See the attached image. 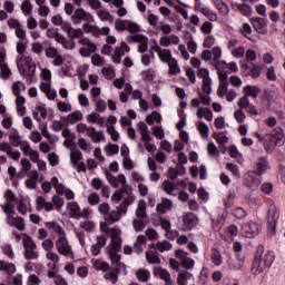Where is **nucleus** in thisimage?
Instances as JSON below:
<instances>
[{"label":"nucleus","mask_w":285,"mask_h":285,"mask_svg":"<svg viewBox=\"0 0 285 285\" xmlns=\"http://www.w3.org/2000/svg\"><path fill=\"white\" fill-rule=\"evenodd\" d=\"M145 121L146 124H148V126H153L155 122L161 124V114L153 111L151 114L146 116Z\"/></svg>","instance_id":"nucleus-56"},{"label":"nucleus","mask_w":285,"mask_h":285,"mask_svg":"<svg viewBox=\"0 0 285 285\" xmlns=\"http://www.w3.org/2000/svg\"><path fill=\"white\" fill-rule=\"evenodd\" d=\"M197 77L203 81V95H210V92H213V79H210V71L206 68H198Z\"/></svg>","instance_id":"nucleus-9"},{"label":"nucleus","mask_w":285,"mask_h":285,"mask_svg":"<svg viewBox=\"0 0 285 285\" xmlns=\"http://www.w3.org/2000/svg\"><path fill=\"white\" fill-rule=\"evenodd\" d=\"M120 193L127 195L128 197L125 198L120 204V210L121 213H124V215H126V213L128 212V206H130V204L135 202V196H132V193H135V190L132 189V185H128V183H125L120 187Z\"/></svg>","instance_id":"nucleus-10"},{"label":"nucleus","mask_w":285,"mask_h":285,"mask_svg":"<svg viewBox=\"0 0 285 285\" xmlns=\"http://www.w3.org/2000/svg\"><path fill=\"white\" fill-rule=\"evenodd\" d=\"M3 198L6 199V202L0 205L3 213L14 210V202H17V195L14 194V191H12V189L6 190L3 194Z\"/></svg>","instance_id":"nucleus-20"},{"label":"nucleus","mask_w":285,"mask_h":285,"mask_svg":"<svg viewBox=\"0 0 285 285\" xmlns=\"http://www.w3.org/2000/svg\"><path fill=\"white\" fill-rule=\"evenodd\" d=\"M271 168V165L268 164V160L266 158H259L258 161L255 165V170L258 175H262L263 173H266Z\"/></svg>","instance_id":"nucleus-49"},{"label":"nucleus","mask_w":285,"mask_h":285,"mask_svg":"<svg viewBox=\"0 0 285 285\" xmlns=\"http://www.w3.org/2000/svg\"><path fill=\"white\" fill-rule=\"evenodd\" d=\"M121 248L122 244L120 239H116L111 245H107L106 253L114 266H116L117 273H126V264L121 263Z\"/></svg>","instance_id":"nucleus-5"},{"label":"nucleus","mask_w":285,"mask_h":285,"mask_svg":"<svg viewBox=\"0 0 285 285\" xmlns=\"http://www.w3.org/2000/svg\"><path fill=\"white\" fill-rule=\"evenodd\" d=\"M196 128H197L202 139H208V137L210 135V128H208V125H206V122L198 121L196 124Z\"/></svg>","instance_id":"nucleus-52"},{"label":"nucleus","mask_w":285,"mask_h":285,"mask_svg":"<svg viewBox=\"0 0 285 285\" xmlns=\"http://www.w3.org/2000/svg\"><path fill=\"white\" fill-rule=\"evenodd\" d=\"M7 26L9 28L16 30L14 35L19 39L17 41L16 46H19V43H24V46H28V35L23 28H21V22L18 19L10 18L7 20Z\"/></svg>","instance_id":"nucleus-8"},{"label":"nucleus","mask_w":285,"mask_h":285,"mask_svg":"<svg viewBox=\"0 0 285 285\" xmlns=\"http://www.w3.org/2000/svg\"><path fill=\"white\" fill-rule=\"evenodd\" d=\"M41 92L46 94L47 99L49 101H55L57 99V90L52 89V85L50 83H40Z\"/></svg>","instance_id":"nucleus-40"},{"label":"nucleus","mask_w":285,"mask_h":285,"mask_svg":"<svg viewBox=\"0 0 285 285\" xmlns=\"http://www.w3.org/2000/svg\"><path fill=\"white\" fill-rule=\"evenodd\" d=\"M277 219H279V210L275 205H271L267 212V224L268 230L275 233V228H277Z\"/></svg>","instance_id":"nucleus-19"},{"label":"nucleus","mask_w":285,"mask_h":285,"mask_svg":"<svg viewBox=\"0 0 285 285\" xmlns=\"http://www.w3.org/2000/svg\"><path fill=\"white\" fill-rule=\"evenodd\" d=\"M146 261L148 264H161V258H159V252H157V248H153L148 252H146Z\"/></svg>","instance_id":"nucleus-46"},{"label":"nucleus","mask_w":285,"mask_h":285,"mask_svg":"<svg viewBox=\"0 0 285 285\" xmlns=\"http://www.w3.org/2000/svg\"><path fill=\"white\" fill-rule=\"evenodd\" d=\"M214 6L223 17H226L230 12V8L223 0H214Z\"/></svg>","instance_id":"nucleus-55"},{"label":"nucleus","mask_w":285,"mask_h":285,"mask_svg":"<svg viewBox=\"0 0 285 285\" xmlns=\"http://www.w3.org/2000/svg\"><path fill=\"white\" fill-rule=\"evenodd\" d=\"M45 56L47 57V59H53L52 66H56V68L63 66V56H61L57 47H47L45 49Z\"/></svg>","instance_id":"nucleus-14"},{"label":"nucleus","mask_w":285,"mask_h":285,"mask_svg":"<svg viewBox=\"0 0 285 285\" xmlns=\"http://www.w3.org/2000/svg\"><path fill=\"white\" fill-rule=\"evenodd\" d=\"M17 50V68L22 77H27V79H32L35 77V72L37 71V65L35 60H32L31 56H27L26 52L28 50V45L20 42L16 46Z\"/></svg>","instance_id":"nucleus-2"},{"label":"nucleus","mask_w":285,"mask_h":285,"mask_svg":"<svg viewBox=\"0 0 285 285\" xmlns=\"http://www.w3.org/2000/svg\"><path fill=\"white\" fill-rule=\"evenodd\" d=\"M6 215V224L10 226V228H16L20 233L26 230V219L23 217L17 215L14 209L4 212Z\"/></svg>","instance_id":"nucleus-7"},{"label":"nucleus","mask_w":285,"mask_h":285,"mask_svg":"<svg viewBox=\"0 0 285 285\" xmlns=\"http://www.w3.org/2000/svg\"><path fill=\"white\" fill-rule=\"evenodd\" d=\"M16 105H17V110H18V115H21V117H23V115H26V97L18 95L16 96Z\"/></svg>","instance_id":"nucleus-58"},{"label":"nucleus","mask_w":285,"mask_h":285,"mask_svg":"<svg viewBox=\"0 0 285 285\" xmlns=\"http://www.w3.org/2000/svg\"><path fill=\"white\" fill-rule=\"evenodd\" d=\"M20 150L24 157L30 159V161H33L39 156V151L33 149L28 141H24V144L20 147Z\"/></svg>","instance_id":"nucleus-30"},{"label":"nucleus","mask_w":285,"mask_h":285,"mask_svg":"<svg viewBox=\"0 0 285 285\" xmlns=\"http://www.w3.org/2000/svg\"><path fill=\"white\" fill-rule=\"evenodd\" d=\"M97 17L100 19V21H108L109 23H112L115 21V17L109 11H106L104 9H100L97 11Z\"/></svg>","instance_id":"nucleus-63"},{"label":"nucleus","mask_w":285,"mask_h":285,"mask_svg":"<svg viewBox=\"0 0 285 285\" xmlns=\"http://www.w3.org/2000/svg\"><path fill=\"white\" fill-rule=\"evenodd\" d=\"M264 255V245H259L257 247L255 258L253 262L252 271L254 275H262L266 268H271L273 266V262H275V253L267 252L263 258Z\"/></svg>","instance_id":"nucleus-4"},{"label":"nucleus","mask_w":285,"mask_h":285,"mask_svg":"<svg viewBox=\"0 0 285 285\" xmlns=\"http://www.w3.org/2000/svg\"><path fill=\"white\" fill-rule=\"evenodd\" d=\"M262 232V225L249 220L247 224L243 226V233H245L246 237H255L259 235Z\"/></svg>","instance_id":"nucleus-25"},{"label":"nucleus","mask_w":285,"mask_h":285,"mask_svg":"<svg viewBox=\"0 0 285 285\" xmlns=\"http://www.w3.org/2000/svg\"><path fill=\"white\" fill-rule=\"evenodd\" d=\"M56 250L63 257H72V246H70V243L66 236L57 238Z\"/></svg>","instance_id":"nucleus-13"},{"label":"nucleus","mask_w":285,"mask_h":285,"mask_svg":"<svg viewBox=\"0 0 285 285\" xmlns=\"http://www.w3.org/2000/svg\"><path fill=\"white\" fill-rule=\"evenodd\" d=\"M215 66L218 70V77L220 81H226V79H228V63L224 60H218L215 62Z\"/></svg>","instance_id":"nucleus-34"},{"label":"nucleus","mask_w":285,"mask_h":285,"mask_svg":"<svg viewBox=\"0 0 285 285\" xmlns=\"http://www.w3.org/2000/svg\"><path fill=\"white\" fill-rule=\"evenodd\" d=\"M138 282L147 283L150 279V271L140 268L136 272Z\"/></svg>","instance_id":"nucleus-62"},{"label":"nucleus","mask_w":285,"mask_h":285,"mask_svg":"<svg viewBox=\"0 0 285 285\" xmlns=\"http://www.w3.org/2000/svg\"><path fill=\"white\" fill-rule=\"evenodd\" d=\"M153 273L156 277L163 279V282H165V285H173V278L170 277V273L167 269H164L161 267H155Z\"/></svg>","instance_id":"nucleus-32"},{"label":"nucleus","mask_w":285,"mask_h":285,"mask_svg":"<svg viewBox=\"0 0 285 285\" xmlns=\"http://www.w3.org/2000/svg\"><path fill=\"white\" fill-rule=\"evenodd\" d=\"M108 224V220L100 223V230L102 233H109L110 235V243L108 246H111V244L117 239H120V244H124V239H121V229L119 227L110 228Z\"/></svg>","instance_id":"nucleus-15"},{"label":"nucleus","mask_w":285,"mask_h":285,"mask_svg":"<svg viewBox=\"0 0 285 285\" xmlns=\"http://www.w3.org/2000/svg\"><path fill=\"white\" fill-rule=\"evenodd\" d=\"M83 120V114L80 110H75L66 116V122L71 124V126H75V124Z\"/></svg>","instance_id":"nucleus-48"},{"label":"nucleus","mask_w":285,"mask_h":285,"mask_svg":"<svg viewBox=\"0 0 285 285\" xmlns=\"http://www.w3.org/2000/svg\"><path fill=\"white\" fill-rule=\"evenodd\" d=\"M63 31L67 32V37H69L71 40L83 37V31L81 29L73 28L70 22L63 26Z\"/></svg>","instance_id":"nucleus-35"},{"label":"nucleus","mask_w":285,"mask_h":285,"mask_svg":"<svg viewBox=\"0 0 285 285\" xmlns=\"http://www.w3.org/2000/svg\"><path fill=\"white\" fill-rule=\"evenodd\" d=\"M0 271H3V273H7L8 278L10 279V277H12L14 273H17V266L12 263L0 261Z\"/></svg>","instance_id":"nucleus-44"},{"label":"nucleus","mask_w":285,"mask_h":285,"mask_svg":"<svg viewBox=\"0 0 285 285\" xmlns=\"http://www.w3.org/2000/svg\"><path fill=\"white\" fill-rule=\"evenodd\" d=\"M39 130L41 131L42 137L48 139L49 144H57L59 141V137L57 136H51L50 131H48V124L42 122L39 125Z\"/></svg>","instance_id":"nucleus-41"},{"label":"nucleus","mask_w":285,"mask_h":285,"mask_svg":"<svg viewBox=\"0 0 285 285\" xmlns=\"http://www.w3.org/2000/svg\"><path fill=\"white\" fill-rule=\"evenodd\" d=\"M12 71L8 63L6 62V48L0 49V77L1 79H9Z\"/></svg>","instance_id":"nucleus-24"},{"label":"nucleus","mask_w":285,"mask_h":285,"mask_svg":"<svg viewBox=\"0 0 285 285\" xmlns=\"http://www.w3.org/2000/svg\"><path fill=\"white\" fill-rule=\"evenodd\" d=\"M51 184L57 193V195H65L66 199H75V191L72 189L66 187L63 183L59 181L57 176L51 178Z\"/></svg>","instance_id":"nucleus-12"},{"label":"nucleus","mask_w":285,"mask_h":285,"mask_svg":"<svg viewBox=\"0 0 285 285\" xmlns=\"http://www.w3.org/2000/svg\"><path fill=\"white\" fill-rule=\"evenodd\" d=\"M137 126L140 132L141 141H153V136H150V129H148V125H146L144 121H139Z\"/></svg>","instance_id":"nucleus-38"},{"label":"nucleus","mask_w":285,"mask_h":285,"mask_svg":"<svg viewBox=\"0 0 285 285\" xmlns=\"http://www.w3.org/2000/svg\"><path fill=\"white\" fill-rule=\"evenodd\" d=\"M181 222H183V230L188 232L195 228L197 224H199V218L197 217V215L190 212H187L183 214Z\"/></svg>","instance_id":"nucleus-18"},{"label":"nucleus","mask_w":285,"mask_h":285,"mask_svg":"<svg viewBox=\"0 0 285 285\" xmlns=\"http://www.w3.org/2000/svg\"><path fill=\"white\" fill-rule=\"evenodd\" d=\"M39 116L41 117V119H46V117H48V109H46L45 104L37 105L36 110L32 112V117L33 119H36V121H41Z\"/></svg>","instance_id":"nucleus-43"},{"label":"nucleus","mask_w":285,"mask_h":285,"mask_svg":"<svg viewBox=\"0 0 285 285\" xmlns=\"http://www.w3.org/2000/svg\"><path fill=\"white\" fill-rule=\"evenodd\" d=\"M78 43L80 46H83L79 49V55L81 57H91L97 51V46L95 42H92L89 38H79Z\"/></svg>","instance_id":"nucleus-11"},{"label":"nucleus","mask_w":285,"mask_h":285,"mask_svg":"<svg viewBox=\"0 0 285 285\" xmlns=\"http://www.w3.org/2000/svg\"><path fill=\"white\" fill-rule=\"evenodd\" d=\"M253 28L258 32L259 35H266V24L264 23V20L262 18H254L252 20Z\"/></svg>","instance_id":"nucleus-51"},{"label":"nucleus","mask_w":285,"mask_h":285,"mask_svg":"<svg viewBox=\"0 0 285 285\" xmlns=\"http://www.w3.org/2000/svg\"><path fill=\"white\" fill-rule=\"evenodd\" d=\"M107 224H117L121 222V212L119 210H111L106 216Z\"/></svg>","instance_id":"nucleus-54"},{"label":"nucleus","mask_w":285,"mask_h":285,"mask_svg":"<svg viewBox=\"0 0 285 285\" xmlns=\"http://www.w3.org/2000/svg\"><path fill=\"white\" fill-rule=\"evenodd\" d=\"M106 179L110 184V186H112V188H119V186H122V184H128V179L124 174L115 176L111 173H106Z\"/></svg>","instance_id":"nucleus-26"},{"label":"nucleus","mask_w":285,"mask_h":285,"mask_svg":"<svg viewBox=\"0 0 285 285\" xmlns=\"http://www.w3.org/2000/svg\"><path fill=\"white\" fill-rule=\"evenodd\" d=\"M245 184L248 186V188H257V186L262 184V174H258L255 170L248 171Z\"/></svg>","instance_id":"nucleus-29"},{"label":"nucleus","mask_w":285,"mask_h":285,"mask_svg":"<svg viewBox=\"0 0 285 285\" xmlns=\"http://www.w3.org/2000/svg\"><path fill=\"white\" fill-rule=\"evenodd\" d=\"M67 210L71 219H81V207L77 202L67 203Z\"/></svg>","instance_id":"nucleus-31"},{"label":"nucleus","mask_w":285,"mask_h":285,"mask_svg":"<svg viewBox=\"0 0 285 285\" xmlns=\"http://www.w3.org/2000/svg\"><path fill=\"white\" fill-rule=\"evenodd\" d=\"M175 255L180 259V264L187 271H193L195 268V259L188 257V254L184 249H177Z\"/></svg>","instance_id":"nucleus-21"},{"label":"nucleus","mask_w":285,"mask_h":285,"mask_svg":"<svg viewBox=\"0 0 285 285\" xmlns=\"http://www.w3.org/2000/svg\"><path fill=\"white\" fill-rule=\"evenodd\" d=\"M153 51L158 55V58L163 63H169L175 59L173 58V51H170V49L160 48L157 43L153 46Z\"/></svg>","instance_id":"nucleus-23"},{"label":"nucleus","mask_w":285,"mask_h":285,"mask_svg":"<svg viewBox=\"0 0 285 285\" xmlns=\"http://www.w3.org/2000/svg\"><path fill=\"white\" fill-rule=\"evenodd\" d=\"M156 210L159 213V215H166L168 210H173V200L163 198L161 203L156 205Z\"/></svg>","instance_id":"nucleus-37"},{"label":"nucleus","mask_w":285,"mask_h":285,"mask_svg":"<svg viewBox=\"0 0 285 285\" xmlns=\"http://www.w3.org/2000/svg\"><path fill=\"white\" fill-rule=\"evenodd\" d=\"M91 19L92 14L87 12L83 8L76 9L71 16V21L75 26H80L82 21H90Z\"/></svg>","instance_id":"nucleus-22"},{"label":"nucleus","mask_w":285,"mask_h":285,"mask_svg":"<svg viewBox=\"0 0 285 285\" xmlns=\"http://www.w3.org/2000/svg\"><path fill=\"white\" fill-rule=\"evenodd\" d=\"M161 188L165 193H167V195H171V197H177V193L175 191V183L170 180H165L161 184Z\"/></svg>","instance_id":"nucleus-57"},{"label":"nucleus","mask_w":285,"mask_h":285,"mask_svg":"<svg viewBox=\"0 0 285 285\" xmlns=\"http://www.w3.org/2000/svg\"><path fill=\"white\" fill-rule=\"evenodd\" d=\"M247 68L249 70V77H252V79H258V77H261L262 66L250 63L249 66H247Z\"/></svg>","instance_id":"nucleus-60"},{"label":"nucleus","mask_w":285,"mask_h":285,"mask_svg":"<svg viewBox=\"0 0 285 285\" xmlns=\"http://www.w3.org/2000/svg\"><path fill=\"white\" fill-rule=\"evenodd\" d=\"M132 99L138 100L139 108L142 112H146L149 108V104L146 99H144V92L139 89H135L131 94Z\"/></svg>","instance_id":"nucleus-33"},{"label":"nucleus","mask_w":285,"mask_h":285,"mask_svg":"<svg viewBox=\"0 0 285 285\" xmlns=\"http://www.w3.org/2000/svg\"><path fill=\"white\" fill-rule=\"evenodd\" d=\"M262 92V90L259 89V87H255V86H250L247 85L246 87H244V95L245 97H252V99H257V96Z\"/></svg>","instance_id":"nucleus-50"},{"label":"nucleus","mask_w":285,"mask_h":285,"mask_svg":"<svg viewBox=\"0 0 285 285\" xmlns=\"http://www.w3.org/2000/svg\"><path fill=\"white\" fill-rule=\"evenodd\" d=\"M128 43H139L138 46V52H148V37L141 35V33H135L131 36H128L127 38Z\"/></svg>","instance_id":"nucleus-16"},{"label":"nucleus","mask_w":285,"mask_h":285,"mask_svg":"<svg viewBox=\"0 0 285 285\" xmlns=\"http://www.w3.org/2000/svg\"><path fill=\"white\" fill-rule=\"evenodd\" d=\"M198 119H206V121H213V110L208 107H199L196 111Z\"/></svg>","instance_id":"nucleus-47"},{"label":"nucleus","mask_w":285,"mask_h":285,"mask_svg":"<svg viewBox=\"0 0 285 285\" xmlns=\"http://www.w3.org/2000/svg\"><path fill=\"white\" fill-rule=\"evenodd\" d=\"M38 68L40 70V77L42 81L40 83H49L52 85V71L48 68H43L41 63H38Z\"/></svg>","instance_id":"nucleus-45"},{"label":"nucleus","mask_w":285,"mask_h":285,"mask_svg":"<svg viewBox=\"0 0 285 285\" xmlns=\"http://www.w3.org/2000/svg\"><path fill=\"white\" fill-rule=\"evenodd\" d=\"M135 215L138 219H146V217H148V212L146 210V200L139 199L137 202Z\"/></svg>","instance_id":"nucleus-42"},{"label":"nucleus","mask_w":285,"mask_h":285,"mask_svg":"<svg viewBox=\"0 0 285 285\" xmlns=\"http://www.w3.org/2000/svg\"><path fill=\"white\" fill-rule=\"evenodd\" d=\"M115 126H117V117L108 116L106 124L107 134L109 135L111 141H119L121 135L119 134V131H117V128Z\"/></svg>","instance_id":"nucleus-17"},{"label":"nucleus","mask_w":285,"mask_h":285,"mask_svg":"<svg viewBox=\"0 0 285 285\" xmlns=\"http://www.w3.org/2000/svg\"><path fill=\"white\" fill-rule=\"evenodd\" d=\"M46 228L52 230L58 237H66V229L57 222H48L45 224Z\"/></svg>","instance_id":"nucleus-36"},{"label":"nucleus","mask_w":285,"mask_h":285,"mask_svg":"<svg viewBox=\"0 0 285 285\" xmlns=\"http://www.w3.org/2000/svg\"><path fill=\"white\" fill-rule=\"evenodd\" d=\"M228 155L233 159H236L237 164H244V155H242V153H239V150L237 149V147L235 145L229 146Z\"/></svg>","instance_id":"nucleus-53"},{"label":"nucleus","mask_w":285,"mask_h":285,"mask_svg":"<svg viewBox=\"0 0 285 285\" xmlns=\"http://www.w3.org/2000/svg\"><path fill=\"white\" fill-rule=\"evenodd\" d=\"M36 210H38V213L41 210L50 213L51 210H55V205H52L51 202H48L46 197L38 196L36 197Z\"/></svg>","instance_id":"nucleus-28"},{"label":"nucleus","mask_w":285,"mask_h":285,"mask_svg":"<svg viewBox=\"0 0 285 285\" xmlns=\"http://www.w3.org/2000/svg\"><path fill=\"white\" fill-rule=\"evenodd\" d=\"M100 36L105 38V45L101 48V55L110 57L112 63H121V59L126 57L127 52H130V46L126 41L120 42V46L112 47L117 43V37L110 35L109 27L99 28Z\"/></svg>","instance_id":"nucleus-1"},{"label":"nucleus","mask_w":285,"mask_h":285,"mask_svg":"<svg viewBox=\"0 0 285 285\" xmlns=\"http://www.w3.org/2000/svg\"><path fill=\"white\" fill-rule=\"evenodd\" d=\"M254 137L263 144L264 150L268 154L275 153V148H277V146H284L285 142L284 130L282 129L275 130L274 134H266L265 136L259 132H255Z\"/></svg>","instance_id":"nucleus-3"},{"label":"nucleus","mask_w":285,"mask_h":285,"mask_svg":"<svg viewBox=\"0 0 285 285\" xmlns=\"http://www.w3.org/2000/svg\"><path fill=\"white\" fill-rule=\"evenodd\" d=\"M88 137H90L92 144H101V141L106 140V134L97 130L95 127H91Z\"/></svg>","instance_id":"nucleus-39"},{"label":"nucleus","mask_w":285,"mask_h":285,"mask_svg":"<svg viewBox=\"0 0 285 285\" xmlns=\"http://www.w3.org/2000/svg\"><path fill=\"white\" fill-rule=\"evenodd\" d=\"M114 86L118 90H121V88H124L122 91H119V100L121 101V104H128V101L130 100V95L135 92V90L132 89V85H130V82H126L125 78H116L114 80Z\"/></svg>","instance_id":"nucleus-6"},{"label":"nucleus","mask_w":285,"mask_h":285,"mask_svg":"<svg viewBox=\"0 0 285 285\" xmlns=\"http://www.w3.org/2000/svg\"><path fill=\"white\" fill-rule=\"evenodd\" d=\"M108 242V236L107 235H98L96 237V243L94 245H91V255H94L95 257H97V255H99L101 253V248H104V246H106Z\"/></svg>","instance_id":"nucleus-27"},{"label":"nucleus","mask_w":285,"mask_h":285,"mask_svg":"<svg viewBox=\"0 0 285 285\" xmlns=\"http://www.w3.org/2000/svg\"><path fill=\"white\" fill-rule=\"evenodd\" d=\"M104 150L108 157H112L114 155H117L119 153V145L108 142L105 147Z\"/></svg>","instance_id":"nucleus-64"},{"label":"nucleus","mask_w":285,"mask_h":285,"mask_svg":"<svg viewBox=\"0 0 285 285\" xmlns=\"http://www.w3.org/2000/svg\"><path fill=\"white\" fill-rule=\"evenodd\" d=\"M22 246L24 250L29 248H37V243L28 234H22Z\"/></svg>","instance_id":"nucleus-61"},{"label":"nucleus","mask_w":285,"mask_h":285,"mask_svg":"<svg viewBox=\"0 0 285 285\" xmlns=\"http://www.w3.org/2000/svg\"><path fill=\"white\" fill-rule=\"evenodd\" d=\"M33 8H35V6L32 4V2L30 0H23L20 6V10H21L22 14H24V17H30V14H32Z\"/></svg>","instance_id":"nucleus-59"}]
</instances>
